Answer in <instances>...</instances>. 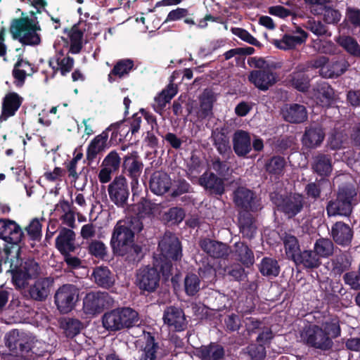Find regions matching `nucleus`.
Masks as SVG:
<instances>
[{
	"instance_id": "obj_28",
	"label": "nucleus",
	"mask_w": 360,
	"mask_h": 360,
	"mask_svg": "<svg viewBox=\"0 0 360 360\" xmlns=\"http://www.w3.org/2000/svg\"><path fill=\"white\" fill-rule=\"evenodd\" d=\"M21 98L16 93H10L4 98L1 121H5L13 116L21 105Z\"/></svg>"
},
{
	"instance_id": "obj_47",
	"label": "nucleus",
	"mask_w": 360,
	"mask_h": 360,
	"mask_svg": "<svg viewBox=\"0 0 360 360\" xmlns=\"http://www.w3.org/2000/svg\"><path fill=\"white\" fill-rule=\"evenodd\" d=\"M235 252L239 260L245 265H252L254 262V255L252 251L243 242L235 243Z\"/></svg>"
},
{
	"instance_id": "obj_9",
	"label": "nucleus",
	"mask_w": 360,
	"mask_h": 360,
	"mask_svg": "<svg viewBox=\"0 0 360 360\" xmlns=\"http://www.w3.org/2000/svg\"><path fill=\"white\" fill-rule=\"evenodd\" d=\"M160 255L166 259L177 260L181 256V248L178 238L167 232L159 243Z\"/></svg>"
},
{
	"instance_id": "obj_30",
	"label": "nucleus",
	"mask_w": 360,
	"mask_h": 360,
	"mask_svg": "<svg viewBox=\"0 0 360 360\" xmlns=\"http://www.w3.org/2000/svg\"><path fill=\"white\" fill-rule=\"evenodd\" d=\"M91 276L98 285L105 288H110L115 282L113 276L106 266L96 267L93 271Z\"/></svg>"
},
{
	"instance_id": "obj_23",
	"label": "nucleus",
	"mask_w": 360,
	"mask_h": 360,
	"mask_svg": "<svg viewBox=\"0 0 360 360\" xmlns=\"http://www.w3.org/2000/svg\"><path fill=\"white\" fill-rule=\"evenodd\" d=\"M172 186L169 176L162 172H155L150 180V188L156 195H163L167 193Z\"/></svg>"
},
{
	"instance_id": "obj_45",
	"label": "nucleus",
	"mask_w": 360,
	"mask_h": 360,
	"mask_svg": "<svg viewBox=\"0 0 360 360\" xmlns=\"http://www.w3.org/2000/svg\"><path fill=\"white\" fill-rule=\"evenodd\" d=\"M102 321L103 327L108 330L116 331L122 329L118 311L116 309L105 313L103 316Z\"/></svg>"
},
{
	"instance_id": "obj_6",
	"label": "nucleus",
	"mask_w": 360,
	"mask_h": 360,
	"mask_svg": "<svg viewBox=\"0 0 360 360\" xmlns=\"http://www.w3.org/2000/svg\"><path fill=\"white\" fill-rule=\"evenodd\" d=\"M356 195V193L352 188L340 189L337 199L329 202L327 205L328 215L348 216L352 212V201Z\"/></svg>"
},
{
	"instance_id": "obj_55",
	"label": "nucleus",
	"mask_w": 360,
	"mask_h": 360,
	"mask_svg": "<svg viewBox=\"0 0 360 360\" xmlns=\"http://www.w3.org/2000/svg\"><path fill=\"white\" fill-rule=\"evenodd\" d=\"M333 269L335 273L341 274L350 268V257L347 254L338 255L333 261Z\"/></svg>"
},
{
	"instance_id": "obj_59",
	"label": "nucleus",
	"mask_w": 360,
	"mask_h": 360,
	"mask_svg": "<svg viewBox=\"0 0 360 360\" xmlns=\"http://www.w3.org/2000/svg\"><path fill=\"white\" fill-rule=\"evenodd\" d=\"M311 47L317 52L331 54L335 52L334 45L331 41L314 39L311 41Z\"/></svg>"
},
{
	"instance_id": "obj_64",
	"label": "nucleus",
	"mask_w": 360,
	"mask_h": 360,
	"mask_svg": "<svg viewBox=\"0 0 360 360\" xmlns=\"http://www.w3.org/2000/svg\"><path fill=\"white\" fill-rule=\"evenodd\" d=\"M248 352L252 360H262L266 356L265 348L262 344L250 345Z\"/></svg>"
},
{
	"instance_id": "obj_38",
	"label": "nucleus",
	"mask_w": 360,
	"mask_h": 360,
	"mask_svg": "<svg viewBox=\"0 0 360 360\" xmlns=\"http://www.w3.org/2000/svg\"><path fill=\"white\" fill-rule=\"evenodd\" d=\"M134 210L139 217L138 219L155 216L160 210L158 205L143 198L134 205Z\"/></svg>"
},
{
	"instance_id": "obj_54",
	"label": "nucleus",
	"mask_w": 360,
	"mask_h": 360,
	"mask_svg": "<svg viewBox=\"0 0 360 360\" xmlns=\"http://www.w3.org/2000/svg\"><path fill=\"white\" fill-rule=\"evenodd\" d=\"M89 252L99 259H104L108 255L106 245L101 240H92L88 246Z\"/></svg>"
},
{
	"instance_id": "obj_5",
	"label": "nucleus",
	"mask_w": 360,
	"mask_h": 360,
	"mask_svg": "<svg viewBox=\"0 0 360 360\" xmlns=\"http://www.w3.org/2000/svg\"><path fill=\"white\" fill-rule=\"evenodd\" d=\"M79 299V290L72 284L60 286L54 295V302L61 314H68L74 309Z\"/></svg>"
},
{
	"instance_id": "obj_24",
	"label": "nucleus",
	"mask_w": 360,
	"mask_h": 360,
	"mask_svg": "<svg viewBox=\"0 0 360 360\" xmlns=\"http://www.w3.org/2000/svg\"><path fill=\"white\" fill-rule=\"evenodd\" d=\"M282 115L285 120L292 123H300L307 118L306 108L300 104L285 105L282 109Z\"/></svg>"
},
{
	"instance_id": "obj_35",
	"label": "nucleus",
	"mask_w": 360,
	"mask_h": 360,
	"mask_svg": "<svg viewBox=\"0 0 360 360\" xmlns=\"http://www.w3.org/2000/svg\"><path fill=\"white\" fill-rule=\"evenodd\" d=\"M118 311L122 328H130L138 324L139 317L137 311L129 307H123L116 309Z\"/></svg>"
},
{
	"instance_id": "obj_40",
	"label": "nucleus",
	"mask_w": 360,
	"mask_h": 360,
	"mask_svg": "<svg viewBox=\"0 0 360 360\" xmlns=\"http://www.w3.org/2000/svg\"><path fill=\"white\" fill-rule=\"evenodd\" d=\"M302 66L300 65L297 70L290 75V83L298 91H304L309 87V79L304 74L307 70H302Z\"/></svg>"
},
{
	"instance_id": "obj_41",
	"label": "nucleus",
	"mask_w": 360,
	"mask_h": 360,
	"mask_svg": "<svg viewBox=\"0 0 360 360\" xmlns=\"http://www.w3.org/2000/svg\"><path fill=\"white\" fill-rule=\"evenodd\" d=\"M49 65L53 70H60L61 74L65 75L72 69L74 59L70 56L57 55L54 59L49 61Z\"/></svg>"
},
{
	"instance_id": "obj_26",
	"label": "nucleus",
	"mask_w": 360,
	"mask_h": 360,
	"mask_svg": "<svg viewBox=\"0 0 360 360\" xmlns=\"http://www.w3.org/2000/svg\"><path fill=\"white\" fill-rule=\"evenodd\" d=\"M108 139V133L103 131L91 141L86 150V159L89 162H93L98 154L107 148Z\"/></svg>"
},
{
	"instance_id": "obj_63",
	"label": "nucleus",
	"mask_w": 360,
	"mask_h": 360,
	"mask_svg": "<svg viewBox=\"0 0 360 360\" xmlns=\"http://www.w3.org/2000/svg\"><path fill=\"white\" fill-rule=\"evenodd\" d=\"M157 348L158 346L154 342L153 338L150 337L143 350L142 358L140 360H154L156 357Z\"/></svg>"
},
{
	"instance_id": "obj_13",
	"label": "nucleus",
	"mask_w": 360,
	"mask_h": 360,
	"mask_svg": "<svg viewBox=\"0 0 360 360\" xmlns=\"http://www.w3.org/2000/svg\"><path fill=\"white\" fill-rule=\"evenodd\" d=\"M248 79L257 89L266 91L276 82L277 75L270 70H257L250 73Z\"/></svg>"
},
{
	"instance_id": "obj_34",
	"label": "nucleus",
	"mask_w": 360,
	"mask_h": 360,
	"mask_svg": "<svg viewBox=\"0 0 360 360\" xmlns=\"http://www.w3.org/2000/svg\"><path fill=\"white\" fill-rule=\"evenodd\" d=\"M296 264H302L305 268H317L321 264V260L316 253L311 250H304L300 252L293 260Z\"/></svg>"
},
{
	"instance_id": "obj_49",
	"label": "nucleus",
	"mask_w": 360,
	"mask_h": 360,
	"mask_svg": "<svg viewBox=\"0 0 360 360\" xmlns=\"http://www.w3.org/2000/svg\"><path fill=\"white\" fill-rule=\"evenodd\" d=\"M286 255L292 260L300 253V246L297 238L290 234H285L283 238Z\"/></svg>"
},
{
	"instance_id": "obj_44",
	"label": "nucleus",
	"mask_w": 360,
	"mask_h": 360,
	"mask_svg": "<svg viewBox=\"0 0 360 360\" xmlns=\"http://www.w3.org/2000/svg\"><path fill=\"white\" fill-rule=\"evenodd\" d=\"M314 250L319 258H326L333 254L334 245L328 238H320L316 241Z\"/></svg>"
},
{
	"instance_id": "obj_19",
	"label": "nucleus",
	"mask_w": 360,
	"mask_h": 360,
	"mask_svg": "<svg viewBox=\"0 0 360 360\" xmlns=\"http://www.w3.org/2000/svg\"><path fill=\"white\" fill-rule=\"evenodd\" d=\"M52 283L51 278L37 279L28 289L30 297L37 301L45 300L50 293Z\"/></svg>"
},
{
	"instance_id": "obj_46",
	"label": "nucleus",
	"mask_w": 360,
	"mask_h": 360,
	"mask_svg": "<svg viewBox=\"0 0 360 360\" xmlns=\"http://www.w3.org/2000/svg\"><path fill=\"white\" fill-rule=\"evenodd\" d=\"M336 41L349 54L354 56H360V46L352 37L345 35L340 36Z\"/></svg>"
},
{
	"instance_id": "obj_10",
	"label": "nucleus",
	"mask_w": 360,
	"mask_h": 360,
	"mask_svg": "<svg viewBox=\"0 0 360 360\" xmlns=\"http://www.w3.org/2000/svg\"><path fill=\"white\" fill-rule=\"evenodd\" d=\"M160 275L154 268L140 269L136 274V284L141 290L151 292L159 285Z\"/></svg>"
},
{
	"instance_id": "obj_29",
	"label": "nucleus",
	"mask_w": 360,
	"mask_h": 360,
	"mask_svg": "<svg viewBox=\"0 0 360 360\" xmlns=\"http://www.w3.org/2000/svg\"><path fill=\"white\" fill-rule=\"evenodd\" d=\"M196 355L202 360H222L224 351L221 346L210 344L196 349Z\"/></svg>"
},
{
	"instance_id": "obj_14",
	"label": "nucleus",
	"mask_w": 360,
	"mask_h": 360,
	"mask_svg": "<svg viewBox=\"0 0 360 360\" xmlns=\"http://www.w3.org/2000/svg\"><path fill=\"white\" fill-rule=\"evenodd\" d=\"M20 227L10 219H0V238L9 243L17 244L22 238Z\"/></svg>"
},
{
	"instance_id": "obj_7",
	"label": "nucleus",
	"mask_w": 360,
	"mask_h": 360,
	"mask_svg": "<svg viewBox=\"0 0 360 360\" xmlns=\"http://www.w3.org/2000/svg\"><path fill=\"white\" fill-rule=\"evenodd\" d=\"M108 193L110 200L115 205L124 207L129 195L127 179L122 175L116 176L108 185Z\"/></svg>"
},
{
	"instance_id": "obj_57",
	"label": "nucleus",
	"mask_w": 360,
	"mask_h": 360,
	"mask_svg": "<svg viewBox=\"0 0 360 360\" xmlns=\"http://www.w3.org/2000/svg\"><path fill=\"white\" fill-rule=\"evenodd\" d=\"M121 158L115 150L110 152L103 159L101 166L116 172L120 168Z\"/></svg>"
},
{
	"instance_id": "obj_61",
	"label": "nucleus",
	"mask_w": 360,
	"mask_h": 360,
	"mask_svg": "<svg viewBox=\"0 0 360 360\" xmlns=\"http://www.w3.org/2000/svg\"><path fill=\"white\" fill-rule=\"evenodd\" d=\"M305 28L316 36H322L327 33L326 27L319 20L309 19L304 25Z\"/></svg>"
},
{
	"instance_id": "obj_18",
	"label": "nucleus",
	"mask_w": 360,
	"mask_h": 360,
	"mask_svg": "<svg viewBox=\"0 0 360 360\" xmlns=\"http://www.w3.org/2000/svg\"><path fill=\"white\" fill-rule=\"evenodd\" d=\"M200 246L207 255L215 258H225L231 252L226 244L209 238L200 240Z\"/></svg>"
},
{
	"instance_id": "obj_1",
	"label": "nucleus",
	"mask_w": 360,
	"mask_h": 360,
	"mask_svg": "<svg viewBox=\"0 0 360 360\" xmlns=\"http://www.w3.org/2000/svg\"><path fill=\"white\" fill-rule=\"evenodd\" d=\"M143 229L140 219L131 218L119 221L114 227L110 245L114 253L119 255H138L141 248L134 245V233Z\"/></svg>"
},
{
	"instance_id": "obj_58",
	"label": "nucleus",
	"mask_w": 360,
	"mask_h": 360,
	"mask_svg": "<svg viewBox=\"0 0 360 360\" xmlns=\"http://www.w3.org/2000/svg\"><path fill=\"white\" fill-rule=\"evenodd\" d=\"M328 62V58L325 56H319L308 61L304 65H302V70L309 71L310 69H319V74L321 75L322 70L323 68H327L326 64Z\"/></svg>"
},
{
	"instance_id": "obj_2",
	"label": "nucleus",
	"mask_w": 360,
	"mask_h": 360,
	"mask_svg": "<svg viewBox=\"0 0 360 360\" xmlns=\"http://www.w3.org/2000/svg\"><path fill=\"white\" fill-rule=\"evenodd\" d=\"M340 332L339 321L334 319L321 326L311 324L304 327L300 332V340L309 347L326 351L332 348L333 339L340 336Z\"/></svg>"
},
{
	"instance_id": "obj_11",
	"label": "nucleus",
	"mask_w": 360,
	"mask_h": 360,
	"mask_svg": "<svg viewBox=\"0 0 360 360\" xmlns=\"http://www.w3.org/2000/svg\"><path fill=\"white\" fill-rule=\"evenodd\" d=\"M162 319L165 324L176 331L184 330L187 321L183 310L175 307H168L165 309Z\"/></svg>"
},
{
	"instance_id": "obj_21",
	"label": "nucleus",
	"mask_w": 360,
	"mask_h": 360,
	"mask_svg": "<svg viewBox=\"0 0 360 360\" xmlns=\"http://www.w3.org/2000/svg\"><path fill=\"white\" fill-rule=\"evenodd\" d=\"M288 217H292L300 212L303 206L302 197L294 194L283 199L281 202H275Z\"/></svg>"
},
{
	"instance_id": "obj_20",
	"label": "nucleus",
	"mask_w": 360,
	"mask_h": 360,
	"mask_svg": "<svg viewBox=\"0 0 360 360\" xmlns=\"http://www.w3.org/2000/svg\"><path fill=\"white\" fill-rule=\"evenodd\" d=\"M233 150L238 156L244 157L252 150L250 134L243 130L236 131L233 136Z\"/></svg>"
},
{
	"instance_id": "obj_52",
	"label": "nucleus",
	"mask_w": 360,
	"mask_h": 360,
	"mask_svg": "<svg viewBox=\"0 0 360 360\" xmlns=\"http://www.w3.org/2000/svg\"><path fill=\"white\" fill-rule=\"evenodd\" d=\"M70 51L72 53H77L82 49L83 32L78 27L74 26L70 32Z\"/></svg>"
},
{
	"instance_id": "obj_15",
	"label": "nucleus",
	"mask_w": 360,
	"mask_h": 360,
	"mask_svg": "<svg viewBox=\"0 0 360 360\" xmlns=\"http://www.w3.org/2000/svg\"><path fill=\"white\" fill-rule=\"evenodd\" d=\"M330 236L333 240L339 245L348 246L353 238V231L349 225L338 221L333 224L330 230Z\"/></svg>"
},
{
	"instance_id": "obj_25",
	"label": "nucleus",
	"mask_w": 360,
	"mask_h": 360,
	"mask_svg": "<svg viewBox=\"0 0 360 360\" xmlns=\"http://www.w3.org/2000/svg\"><path fill=\"white\" fill-rule=\"evenodd\" d=\"M200 108L197 112L198 118L202 120L212 115V108L217 101V95L210 89H205L199 97Z\"/></svg>"
},
{
	"instance_id": "obj_51",
	"label": "nucleus",
	"mask_w": 360,
	"mask_h": 360,
	"mask_svg": "<svg viewBox=\"0 0 360 360\" xmlns=\"http://www.w3.org/2000/svg\"><path fill=\"white\" fill-rule=\"evenodd\" d=\"M186 293L189 296L195 295L200 289V281L196 274H188L184 279Z\"/></svg>"
},
{
	"instance_id": "obj_43",
	"label": "nucleus",
	"mask_w": 360,
	"mask_h": 360,
	"mask_svg": "<svg viewBox=\"0 0 360 360\" xmlns=\"http://www.w3.org/2000/svg\"><path fill=\"white\" fill-rule=\"evenodd\" d=\"M212 137L214 145L220 154L226 155L231 153L229 139L225 132L216 129L212 133Z\"/></svg>"
},
{
	"instance_id": "obj_53",
	"label": "nucleus",
	"mask_w": 360,
	"mask_h": 360,
	"mask_svg": "<svg viewBox=\"0 0 360 360\" xmlns=\"http://www.w3.org/2000/svg\"><path fill=\"white\" fill-rule=\"evenodd\" d=\"M39 343L35 340L34 338L27 337L25 339L18 340L15 341V344L19 346L20 356L24 358L30 356L29 352L34 349L35 344Z\"/></svg>"
},
{
	"instance_id": "obj_16",
	"label": "nucleus",
	"mask_w": 360,
	"mask_h": 360,
	"mask_svg": "<svg viewBox=\"0 0 360 360\" xmlns=\"http://www.w3.org/2000/svg\"><path fill=\"white\" fill-rule=\"evenodd\" d=\"M143 163L139 160L136 152L126 155L124 158L123 169L124 172L132 179L131 184H137L143 169Z\"/></svg>"
},
{
	"instance_id": "obj_39",
	"label": "nucleus",
	"mask_w": 360,
	"mask_h": 360,
	"mask_svg": "<svg viewBox=\"0 0 360 360\" xmlns=\"http://www.w3.org/2000/svg\"><path fill=\"white\" fill-rule=\"evenodd\" d=\"M348 65V63L344 59L333 62L327 65V68L322 70L321 76L328 78L338 77L347 70Z\"/></svg>"
},
{
	"instance_id": "obj_50",
	"label": "nucleus",
	"mask_w": 360,
	"mask_h": 360,
	"mask_svg": "<svg viewBox=\"0 0 360 360\" xmlns=\"http://www.w3.org/2000/svg\"><path fill=\"white\" fill-rule=\"evenodd\" d=\"M61 327L65 331L67 337L72 338L77 335L82 328V323L74 319H64L61 321Z\"/></svg>"
},
{
	"instance_id": "obj_36",
	"label": "nucleus",
	"mask_w": 360,
	"mask_h": 360,
	"mask_svg": "<svg viewBox=\"0 0 360 360\" xmlns=\"http://www.w3.org/2000/svg\"><path fill=\"white\" fill-rule=\"evenodd\" d=\"M314 97L321 105L327 106L334 98V91L328 84L322 83L314 90Z\"/></svg>"
},
{
	"instance_id": "obj_4",
	"label": "nucleus",
	"mask_w": 360,
	"mask_h": 360,
	"mask_svg": "<svg viewBox=\"0 0 360 360\" xmlns=\"http://www.w3.org/2000/svg\"><path fill=\"white\" fill-rule=\"evenodd\" d=\"M42 274L40 264L33 259L23 260L19 266L12 271V281L16 288H27L31 280H34Z\"/></svg>"
},
{
	"instance_id": "obj_8",
	"label": "nucleus",
	"mask_w": 360,
	"mask_h": 360,
	"mask_svg": "<svg viewBox=\"0 0 360 360\" xmlns=\"http://www.w3.org/2000/svg\"><path fill=\"white\" fill-rule=\"evenodd\" d=\"M112 302V299L106 292H90L83 300V310L86 314H99Z\"/></svg>"
},
{
	"instance_id": "obj_22",
	"label": "nucleus",
	"mask_w": 360,
	"mask_h": 360,
	"mask_svg": "<svg viewBox=\"0 0 360 360\" xmlns=\"http://www.w3.org/2000/svg\"><path fill=\"white\" fill-rule=\"evenodd\" d=\"M75 233L68 229H63L56 239V246L62 254H68L75 249Z\"/></svg>"
},
{
	"instance_id": "obj_48",
	"label": "nucleus",
	"mask_w": 360,
	"mask_h": 360,
	"mask_svg": "<svg viewBox=\"0 0 360 360\" xmlns=\"http://www.w3.org/2000/svg\"><path fill=\"white\" fill-rule=\"evenodd\" d=\"M285 165L286 162L283 158L275 156L268 161L265 167L266 172L270 174L281 176L283 174Z\"/></svg>"
},
{
	"instance_id": "obj_31",
	"label": "nucleus",
	"mask_w": 360,
	"mask_h": 360,
	"mask_svg": "<svg viewBox=\"0 0 360 360\" xmlns=\"http://www.w3.org/2000/svg\"><path fill=\"white\" fill-rule=\"evenodd\" d=\"M134 65V61L131 59L120 60L109 73L108 81L112 83L116 81L117 77L122 78L129 75Z\"/></svg>"
},
{
	"instance_id": "obj_3",
	"label": "nucleus",
	"mask_w": 360,
	"mask_h": 360,
	"mask_svg": "<svg viewBox=\"0 0 360 360\" xmlns=\"http://www.w3.org/2000/svg\"><path fill=\"white\" fill-rule=\"evenodd\" d=\"M40 30L38 22L34 19L22 17L13 19L10 26V32L14 39H18L23 45L36 46L41 39L37 32Z\"/></svg>"
},
{
	"instance_id": "obj_27",
	"label": "nucleus",
	"mask_w": 360,
	"mask_h": 360,
	"mask_svg": "<svg viewBox=\"0 0 360 360\" xmlns=\"http://www.w3.org/2000/svg\"><path fill=\"white\" fill-rule=\"evenodd\" d=\"M199 184L212 193L221 195L224 192L223 179L213 173H204L199 179Z\"/></svg>"
},
{
	"instance_id": "obj_60",
	"label": "nucleus",
	"mask_w": 360,
	"mask_h": 360,
	"mask_svg": "<svg viewBox=\"0 0 360 360\" xmlns=\"http://www.w3.org/2000/svg\"><path fill=\"white\" fill-rule=\"evenodd\" d=\"M184 217L185 213L181 208L172 207L165 212L163 219L172 223H179L184 219Z\"/></svg>"
},
{
	"instance_id": "obj_42",
	"label": "nucleus",
	"mask_w": 360,
	"mask_h": 360,
	"mask_svg": "<svg viewBox=\"0 0 360 360\" xmlns=\"http://www.w3.org/2000/svg\"><path fill=\"white\" fill-rule=\"evenodd\" d=\"M259 269L263 276L269 277H276L280 272L278 262L271 257L263 258L259 264Z\"/></svg>"
},
{
	"instance_id": "obj_56",
	"label": "nucleus",
	"mask_w": 360,
	"mask_h": 360,
	"mask_svg": "<svg viewBox=\"0 0 360 360\" xmlns=\"http://www.w3.org/2000/svg\"><path fill=\"white\" fill-rule=\"evenodd\" d=\"M240 232L244 237L252 238L256 233V226L250 217H240L239 219Z\"/></svg>"
},
{
	"instance_id": "obj_32",
	"label": "nucleus",
	"mask_w": 360,
	"mask_h": 360,
	"mask_svg": "<svg viewBox=\"0 0 360 360\" xmlns=\"http://www.w3.org/2000/svg\"><path fill=\"white\" fill-rule=\"evenodd\" d=\"M324 139V132L320 127H310L307 129L303 136V143L307 148L319 146Z\"/></svg>"
},
{
	"instance_id": "obj_62",
	"label": "nucleus",
	"mask_w": 360,
	"mask_h": 360,
	"mask_svg": "<svg viewBox=\"0 0 360 360\" xmlns=\"http://www.w3.org/2000/svg\"><path fill=\"white\" fill-rule=\"evenodd\" d=\"M323 15L324 22L328 24H337L341 18L339 11L331 7H325Z\"/></svg>"
},
{
	"instance_id": "obj_17",
	"label": "nucleus",
	"mask_w": 360,
	"mask_h": 360,
	"mask_svg": "<svg viewBox=\"0 0 360 360\" xmlns=\"http://www.w3.org/2000/svg\"><path fill=\"white\" fill-rule=\"evenodd\" d=\"M296 34V35L284 34L281 39H274L273 44L277 48L283 50L294 49L297 45L303 44L308 37V34L301 28L297 29Z\"/></svg>"
},
{
	"instance_id": "obj_12",
	"label": "nucleus",
	"mask_w": 360,
	"mask_h": 360,
	"mask_svg": "<svg viewBox=\"0 0 360 360\" xmlns=\"http://www.w3.org/2000/svg\"><path fill=\"white\" fill-rule=\"evenodd\" d=\"M233 201L237 207L244 211H256L260 208L254 193L244 187H240L235 191Z\"/></svg>"
},
{
	"instance_id": "obj_37",
	"label": "nucleus",
	"mask_w": 360,
	"mask_h": 360,
	"mask_svg": "<svg viewBox=\"0 0 360 360\" xmlns=\"http://www.w3.org/2000/svg\"><path fill=\"white\" fill-rule=\"evenodd\" d=\"M312 167L320 176H328L332 172L331 160L326 155L319 154L314 158Z\"/></svg>"
},
{
	"instance_id": "obj_33",
	"label": "nucleus",
	"mask_w": 360,
	"mask_h": 360,
	"mask_svg": "<svg viewBox=\"0 0 360 360\" xmlns=\"http://www.w3.org/2000/svg\"><path fill=\"white\" fill-rule=\"evenodd\" d=\"M55 211L60 214V219L64 224L70 228L75 227V213L71 209V205L68 201L60 200L56 205Z\"/></svg>"
}]
</instances>
